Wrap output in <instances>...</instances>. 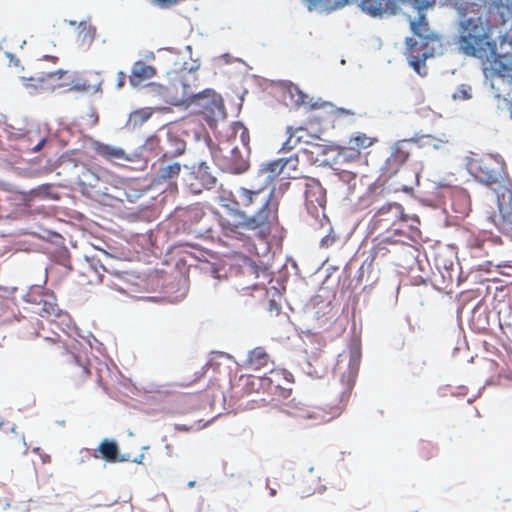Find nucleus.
Listing matches in <instances>:
<instances>
[{
    "instance_id": "nucleus-1",
    "label": "nucleus",
    "mask_w": 512,
    "mask_h": 512,
    "mask_svg": "<svg viewBox=\"0 0 512 512\" xmlns=\"http://www.w3.org/2000/svg\"><path fill=\"white\" fill-rule=\"evenodd\" d=\"M261 190L252 191L246 188H239L233 207H228L224 213L214 212L221 233L230 240L246 242L250 233L254 232L261 239L271 233V226L277 222L278 204L273 201V194L262 203L261 208L252 216L246 215L240 210L241 207H249L254 203L255 198L260 195Z\"/></svg>"
},
{
    "instance_id": "nucleus-2",
    "label": "nucleus",
    "mask_w": 512,
    "mask_h": 512,
    "mask_svg": "<svg viewBox=\"0 0 512 512\" xmlns=\"http://www.w3.org/2000/svg\"><path fill=\"white\" fill-rule=\"evenodd\" d=\"M457 45L460 52L489 63L490 69L507 78L512 92V51L497 54L496 42L490 37V28L481 18H469L460 24Z\"/></svg>"
},
{
    "instance_id": "nucleus-3",
    "label": "nucleus",
    "mask_w": 512,
    "mask_h": 512,
    "mask_svg": "<svg viewBox=\"0 0 512 512\" xmlns=\"http://www.w3.org/2000/svg\"><path fill=\"white\" fill-rule=\"evenodd\" d=\"M175 90L182 89V93L173 94L170 88H166V95L170 96V103L173 105L187 104L193 107V111L202 116L209 126H212L219 117L225 115V108L220 94L211 89L199 93H193L188 90L185 82L178 78L172 83Z\"/></svg>"
},
{
    "instance_id": "nucleus-4",
    "label": "nucleus",
    "mask_w": 512,
    "mask_h": 512,
    "mask_svg": "<svg viewBox=\"0 0 512 512\" xmlns=\"http://www.w3.org/2000/svg\"><path fill=\"white\" fill-rule=\"evenodd\" d=\"M410 26L413 33L420 38L421 45H418L412 38L406 40L409 64L418 75L424 77L427 75L425 62L434 56L436 45L440 46V39L437 35L429 32L428 23L423 14L419 15L417 21H412Z\"/></svg>"
},
{
    "instance_id": "nucleus-5",
    "label": "nucleus",
    "mask_w": 512,
    "mask_h": 512,
    "mask_svg": "<svg viewBox=\"0 0 512 512\" xmlns=\"http://www.w3.org/2000/svg\"><path fill=\"white\" fill-rule=\"evenodd\" d=\"M465 166L468 173L485 186L500 184L507 177L506 163L498 155L473 153L466 157Z\"/></svg>"
},
{
    "instance_id": "nucleus-6",
    "label": "nucleus",
    "mask_w": 512,
    "mask_h": 512,
    "mask_svg": "<svg viewBox=\"0 0 512 512\" xmlns=\"http://www.w3.org/2000/svg\"><path fill=\"white\" fill-rule=\"evenodd\" d=\"M347 356L339 355L337 364L334 369L335 376L339 379L333 384V392L339 396V403L345 405L351 395L355 385L361 362V349L358 345H353L349 349Z\"/></svg>"
},
{
    "instance_id": "nucleus-7",
    "label": "nucleus",
    "mask_w": 512,
    "mask_h": 512,
    "mask_svg": "<svg viewBox=\"0 0 512 512\" xmlns=\"http://www.w3.org/2000/svg\"><path fill=\"white\" fill-rule=\"evenodd\" d=\"M419 140L416 138L401 139L393 144L391 153L383 164L382 171L387 177L396 175L406 163L412 152L419 148Z\"/></svg>"
},
{
    "instance_id": "nucleus-8",
    "label": "nucleus",
    "mask_w": 512,
    "mask_h": 512,
    "mask_svg": "<svg viewBox=\"0 0 512 512\" xmlns=\"http://www.w3.org/2000/svg\"><path fill=\"white\" fill-rule=\"evenodd\" d=\"M407 215L404 213L403 207L398 203L384 204L373 216L372 222L374 227L384 230H393L399 232V225L402 221H407Z\"/></svg>"
},
{
    "instance_id": "nucleus-9",
    "label": "nucleus",
    "mask_w": 512,
    "mask_h": 512,
    "mask_svg": "<svg viewBox=\"0 0 512 512\" xmlns=\"http://www.w3.org/2000/svg\"><path fill=\"white\" fill-rule=\"evenodd\" d=\"M216 184V177L213 176L210 167L205 162H200L192 167L187 179V185L194 194L201 193L204 189H211Z\"/></svg>"
},
{
    "instance_id": "nucleus-10",
    "label": "nucleus",
    "mask_w": 512,
    "mask_h": 512,
    "mask_svg": "<svg viewBox=\"0 0 512 512\" xmlns=\"http://www.w3.org/2000/svg\"><path fill=\"white\" fill-rule=\"evenodd\" d=\"M64 373L66 378L78 386L90 377L88 362L73 352L64 361Z\"/></svg>"
},
{
    "instance_id": "nucleus-11",
    "label": "nucleus",
    "mask_w": 512,
    "mask_h": 512,
    "mask_svg": "<svg viewBox=\"0 0 512 512\" xmlns=\"http://www.w3.org/2000/svg\"><path fill=\"white\" fill-rule=\"evenodd\" d=\"M305 205L308 212L317 215L319 208H325L326 191L316 179H307L305 184Z\"/></svg>"
},
{
    "instance_id": "nucleus-12",
    "label": "nucleus",
    "mask_w": 512,
    "mask_h": 512,
    "mask_svg": "<svg viewBox=\"0 0 512 512\" xmlns=\"http://www.w3.org/2000/svg\"><path fill=\"white\" fill-rule=\"evenodd\" d=\"M103 79L98 71H86L69 80L68 91L96 93L101 90Z\"/></svg>"
},
{
    "instance_id": "nucleus-13",
    "label": "nucleus",
    "mask_w": 512,
    "mask_h": 512,
    "mask_svg": "<svg viewBox=\"0 0 512 512\" xmlns=\"http://www.w3.org/2000/svg\"><path fill=\"white\" fill-rule=\"evenodd\" d=\"M168 158L162 155L154 165V178L152 183L156 186L171 184L179 177L181 172V165L178 162H169Z\"/></svg>"
},
{
    "instance_id": "nucleus-14",
    "label": "nucleus",
    "mask_w": 512,
    "mask_h": 512,
    "mask_svg": "<svg viewBox=\"0 0 512 512\" xmlns=\"http://www.w3.org/2000/svg\"><path fill=\"white\" fill-rule=\"evenodd\" d=\"M71 344L63 340L59 335L55 337H46L42 344V350L47 356L51 357H69L75 349L78 342L74 339L70 340Z\"/></svg>"
},
{
    "instance_id": "nucleus-15",
    "label": "nucleus",
    "mask_w": 512,
    "mask_h": 512,
    "mask_svg": "<svg viewBox=\"0 0 512 512\" xmlns=\"http://www.w3.org/2000/svg\"><path fill=\"white\" fill-rule=\"evenodd\" d=\"M293 90L296 92L297 98L294 100L295 105L297 106H306L310 109H325L328 113H330L333 117H341V116H353L355 113L352 110L345 109V108H337L334 107L330 103L325 102H313L312 100H307L308 97L305 95L302 91H300L298 88H293Z\"/></svg>"
},
{
    "instance_id": "nucleus-16",
    "label": "nucleus",
    "mask_w": 512,
    "mask_h": 512,
    "mask_svg": "<svg viewBox=\"0 0 512 512\" xmlns=\"http://www.w3.org/2000/svg\"><path fill=\"white\" fill-rule=\"evenodd\" d=\"M498 207L500 219L498 222L499 229L512 236V191L507 190L498 198Z\"/></svg>"
},
{
    "instance_id": "nucleus-17",
    "label": "nucleus",
    "mask_w": 512,
    "mask_h": 512,
    "mask_svg": "<svg viewBox=\"0 0 512 512\" xmlns=\"http://www.w3.org/2000/svg\"><path fill=\"white\" fill-rule=\"evenodd\" d=\"M36 312L44 318L53 320L60 316V308L56 296L53 293L43 292L37 301Z\"/></svg>"
},
{
    "instance_id": "nucleus-18",
    "label": "nucleus",
    "mask_w": 512,
    "mask_h": 512,
    "mask_svg": "<svg viewBox=\"0 0 512 512\" xmlns=\"http://www.w3.org/2000/svg\"><path fill=\"white\" fill-rule=\"evenodd\" d=\"M156 68L146 64L144 61H136L132 65L129 83L133 87L141 85L144 81L153 78L156 75Z\"/></svg>"
},
{
    "instance_id": "nucleus-19",
    "label": "nucleus",
    "mask_w": 512,
    "mask_h": 512,
    "mask_svg": "<svg viewBox=\"0 0 512 512\" xmlns=\"http://www.w3.org/2000/svg\"><path fill=\"white\" fill-rule=\"evenodd\" d=\"M166 146H160L163 151L164 158H174L184 154L186 150V142L179 136L168 132L165 138Z\"/></svg>"
},
{
    "instance_id": "nucleus-20",
    "label": "nucleus",
    "mask_w": 512,
    "mask_h": 512,
    "mask_svg": "<svg viewBox=\"0 0 512 512\" xmlns=\"http://www.w3.org/2000/svg\"><path fill=\"white\" fill-rule=\"evenodd\" d=\"M96 452H99L100 457L104 458L107 462L110 463L124 461V458L119 456V449L114 441L104 439L99 444ZM94 457L99 458V455L95 453Z\"/></svg>"
},
{
    "instance_id": "nucleus-21",
    "label": "nucleus",
    "mask_w": 512,
    "mask_h": 512,
    "mask_svg": "<svg viewBox=\"0 0 512 512\" xmlns=\"http://www.w3.org/2000/svg\"><path fill=\"white\" fill-rule=\"evenodd\" d=\"M69 75L66 70H56L53 72L44 73L45 82H46V90L54 91L59 88H69V80H67V76Z\"/></svg>"
},
{
    "instance_id": "nucleus-22",
    "label": "nucleus",
    "mask_w": 512,
    "mask_h": 512,
    "mask_svg": "<svg viewBox=\"0 0 512 512\" xmlns=\"http://www.w3.org/2000/svg\"><path fill=\"white\" fill-rule=\"evenodd\" d=\"M378 142L376 136H369L363 132H355L348 140V144L354 147L360 154L363 150L373 146Z\"/></svg>"
},
{
    "instance_id": "nucleus-23",
    "label": "nucleus",
    "mask_w": 512,
    "mask_h": 512,
    "mask_svg": "<svg viewBox=\"0 0 512 512\" xmlns=\"http://www.w3.org/2000/svg\"><path fill=\"white\" fill-rule=\"evenodd\" d=\"M95 152L107 160L127 159L126 153L122 148L114 147L100 142L94 143Z\"/></svg>"
},
{
    "instance_id": "nucleus-24",
    "label": "nucleus",
    "mask_w": 512,
    "mask_h": 512,
    "mask_svg": "<svg viewBox=\"0 0 512 512\" xmlns=\"http://www.w3.org/2000/svg\"><path fill=\"white\" fill-rule=\"evenodd\" d=\"M293 158H289L287 160L284 159H278L275 161H272L270 163H267L261 168V173L265 175V179L269 182H272L277 176H279L285 165L291 161Z\"/></svg>"
},
{
    "instance_id": "nucleus-25",
    "label": "nucleus",
    "mask_w": 512,
    "mask_h": 512,
    "mask_svg": "<svg viewBox=\"0 0 512 512\" xmlns=\"http://www.w3.org/2000/svg\"><path fill=\"white\" fill-rule=\"evenodd\" d=\"M270 357L263 347H256L248 355V364L253 369H261L268 365Z\"/></svg>"
},
{
    "instance_id": "nucleus-26",
    "label": "nucleus",
    "mask_w": 512,
    "mask_h": 512,
    "mask_svg": "<svg viewBox=\"0 0 512 512\" xmlns=\"http://www.w3.org/2000/svg\"><path fill=\"white\" fill-rule=\"evenodd\" d=\"M336 157L341 163H354L361 159V154L348 143L336 148Z\"/></svg>"
},
{
    "instance_id": "nucleus-27",
    "label": "nucleus",
    "mask_w": 512,
    "mask_h": 512,
    "mask_svg": "<svg viewBox=\"0 0 512 512\" xmlns=\"http://www.w3.org/2000/svg\"><path fill=\"white\" fill-rule=\"evenodd\" d=\"M305 130L303 128H296L293 129L292 127H288L287 132L289 134L287 140L282 144L281 151L289 152L293 150L297 144L301 140V135H298L299 133H303Z\"/></svg>"
},
{
    "instance_id": "nucleus-28",
    "label": "nucleus",
    "mask_w": 512,
    "mask_h": 512,
    "mask_svg": "<svg viewBox=\"0 0 512 512\" xmlns=\"http://www.w3.org/2000/svg\"><path fill=\"white\" fill-rule=\"evenodd\" d=\"M281 379H284L286 382H292L293 375L285 369H272L266 378L276 388L281 387Z\"/></svg>"
},
{
    "instance_id": "nucleus-29",
    "label": "nucleus",
    "mask_w": 512,
    "mask_h": 512,
    "mask_svg": "<svg viewBox=\"0 0 512 512\" xmlns=\"http://www.w3.org/2000/svg\"><path fill=\"white\" fill-rule=\"evenodd\" d=\"M151 115V108H141L134 110L130 113L129 123H131L133 127L141 126L151 117Z\"/></svg>"
},
{
    "instance_id": "nucleus-30",
    "label": "nucleus",
    "mask_w": 512,
    "mask_h": 512,
    "mask_svg": "<svg viewBox=\"0 0 512 512\" xmlns=\"http://www.w3.org/2000/svg\"><path fill=\"white\" fill-rule=\"evenodd\" d=\"M23 81V84L27 89L34 91H47L44 73H40L29 78H24Z\"/></svg>"
},
{
    "instance_id": "nucleus-31",
    "label": "nucleus",
    "mask_w": 512,
    "mask_h": 512,
    "mask_svg": "<svg viewBox=\"0 0 512 512\" xmlns=\"http://www.w3.org/2000/svg\"><path fill=\"white\" fill-rule=\"evenodd\" d=\"M362 7L373 16L380 15L383 10L381 0H362Z\"/></svg>"
},
{
    "instance_id": "nucleus-32",
    "label": "nucleus",
    "mask_w": 512,
    "mask_h": 512,
    "mask_svg": "<svg viewBox=\"0 0 512 512\" xmlns=\"http://www.w3.org/2000/svg\"><path fill=\"white\" fill-rule=\"evenodd\" d=\"M436 448L429 442L422 443L420 453L423 458L429 459L435 455Z\"/></svg>"
},
{
    "instance_id": "nucleus-33",
    "label": "nucleus",
    "mask_w": 512,
    "mask_h": 512,
    "mask_svg": "<svg viewBox=\"0 0 512 512\" xmlns=\"http://www.w3.org/2000/svg\"><path fill=\"white\" fill-rule=\"evenodd\" d=\"M198 214H201V217H200V221H203L205 222V224H203L200 229H199V232L201 233H207L210 237H213L212 235V229L210 227H207L206 226V222L209 220V217L205 215V213H203L201 210H198L197 209V212L195 213V215H198Z\"/></svg>"
},
{
    "instance_id": "nucleus-34",
    "label": "nucleus",
    "mask_w": 512,
    "mask_h": 512,
    "mask_svg": "<svg viewBox=\"0 0 512 512\" xmlns=\"http://www.w3.org/2000/svg\"><path fill=\"white\" fill-rule=\"evenodd\" d=\"M335 239H336L335 235L328 234L321 239L320 246L322 248H329L330 246L333 245V243L335 242Z\"/></svg>"
},
{
    "instance_id": "nucleus-35",
    "label": "nucleus",
    "mask_w": 512,
    "mask_h": 512,
    "mask_svg": "<svg viewBox=\"0 0 512 512\" xmlns=\"http://www.w3.org/2000/svg\"><path fill=\"white\" fill-rule=\"evenodd\" d=\"M418 183H419V176L417 173H414V180L409 185L403 184L401 186V190L403 192L410 193L413 191L414 185H418Z\"/></svg>"
},
{
    "instance_id": "nucleus-36",
    "label": "nucleus",
    "mask_w": 512,
    "mask_h": 512,
    "mask_svg": "<svg viewBox=\"0 0 512 512\" xmlns=\"http://www.w3.org/2000/svg\"><path fill=\"white\" fill-rule=\"evenodd\" d=\"M408 220L404 221L405 223H409V227L411 229H417V225L419 224V219L417 217H412L407 215Z\"/></svg>"
},
{
    "instance_id": "nucleus-37",
    "label": "nucleus",
    "mask_w": 512,
    "mask_h": 512,
    "mask_svg": "<svg viewBox=\"0 0 512 512\" xmlns=\"http://www.w3.org/2000/svg\"><path fill=\"white\" fill-rule=\"evenodd\" d=\"M269 310L271 312H275L276 314H278L280 312V306L278 305V303L275 300H270L269 301Z\"/></svg>"
},
{
    "instance_id": "nucleus-38",
    "label": "nucleus",
    "mask_w": 512,
    "mask_h": 512,
    "mask_svg": "<svg viewBox=\"0 0 512 512\" xmlns=\"http://www.w3.org/2000/svg\"><path fill=\"white\" fill-rule=\"evenodd\" d=\"M125 80H126V75L124 72L120 71L118 72V79H117V86L119 88L123 87L124 86V83H125Z\"/></svg>"
},
{
    "instance_id": "nucleus-39",
    "label": "nucleus",
    "mask_w": 512,
    "mask_h": 512,
    "mask_svg": "<svg viewBox=\"0 0 512 512\" xmlns=\"http://www.w3.org/2000/svg\"><path fill=\"white\" fill-rule=\"evenodd\" d=\"M45 142H46V139H45V138L41 139V140L37 143V145H35V147H34L32 150H33L34 152H38V151H40V150L42 149V147L44 146Z\"/></svg>"
},
{
    "instance_id": "nucleus-40",
    "label": "nucleus",
    "mask_w": 512,
    "mask_h": 512,
    "mask_svg": "<svg viewBox=\"0 0 512 512\" xmlns=\"http://www.w3.org/2000/svg\"><path fill=\"white\" fill-rule=\"evenodd\" d=\"M343 179H355L356 178V174L355 173H351V172H343L342 173V176H341Z\"/></svg>"
},
{
    "instance_id": "nucleus-41",
    "label": "nucleus",
    "mask_w": 512,
    "mask_h": 512,
    "mask_svg": "<svg viewBox=\"0 0 512 512\" xmlns=\"http://www.w3.org/2000/svg\"><path fill=\"white\" fill-rule=\"evenodd\" d=\"M45 58L53 62H56L58 60V58L55 56H45Z\"/></svg>"
},
{
    "instance_id": "nucleus-42",
    "label": "nucleus",
    "mask_w": 512,
    "mask_h": 512,
    "mask_svg": "<svg viewBox=\"0 0 512 512\" xmlns=\"http://www.w3.org/2000/svg\"><path fill=\"white\" fill-rule=\"evenodd\" d=\"M297 416H299V417H309L308 413H305V412L297 414Z\"/></svg>"
},
{
    "instance_id": "nucleus-43",
    "label": "nucleus",
    "mask_w": 512,
    "mask_h": 512,
    "mask_svg": "<svg viewBox=\"0 0 512 512\" xmlns=\"http://www.w3.org/2000/svg\"><path fill=\"white\" fill-rule=\"evenodd\" d=\"M275 493H276V492H275V490H274V489H272V490H271V495H275Z\"/></svg>"
},
{
    "instance_id": "nucleus-44",
    "label": "nucleus",
    "mask_w": 512,
    "mask_h": 512,
    "mask_svg": "<svg viewBox=\"0 0 512 512\" xmlns=\"http://www.w3.org/2000/svg\"><path fill=\"white\" fill-rule=\"evenodd\" d=\"M510 113H511V117H512V104H511V108H510Z\"/></svg>"
}]
</instances>
